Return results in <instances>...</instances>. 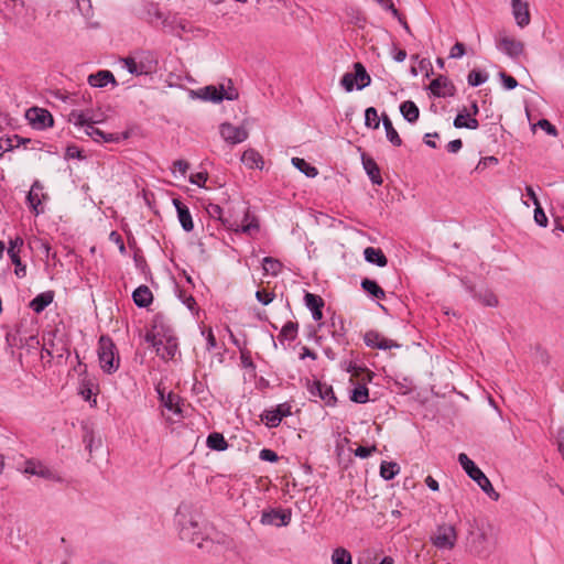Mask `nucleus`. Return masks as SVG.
Returning <instances> with one entry per match:
<instances>
[{
  "instance_id": "72a5a7b5",
  "label": "nucleus",
  "mask_w": 564,
  "mask_h": 564,
  "mask_svg": "<svg viewBox=\"0 0 564 564\" xmlns=\"http://www.w3.org/2000/svg\"><path fill=\"white\" fill-rule=\"evenodd\" d=\"M382 124L386 131L387 139L394 145L400 147L402 144V140L398 133V131L394 129L392 121L390 118L383 113L381 117Z\"/></svg>"
},
{
  "instance_id": "6e6d98bb",
  "label": "nucleus",
  "mask_w": 564,
  "mask_h": 564,
  "mask_svg": "<svg viewBox=\"0 0 564 564\" xmlns=\"http://www.w3.org/2000/svg\"><path fill=\"white\" fill-rule=\"evenodd\" d=\"M259 458L264 462L275 463L279 460L278 454L269 448H263L259 453Z\"/></svg>"
},
{
  "instance_id": "393cba45",
  "label": "nucleus",
  "mask_w": 564,
  "mask_h": 564,
  "mask_svg": "<svg viewBox=\"0 0 564 564\" xmlns=\"http://www.w3.org/2000/svg\"><path fill=\"white\" fill-rule=\"evenodd\" d=\"M173 205L176 208L177 218L182 228L187 232L192 231L194 229V223L188 207L177 198L173 199Z\"/></svg>"
},
{
  "instance_id": "bf43d9fd",
  "label": "nucleus",
  "mask_w": 564,
  "mask_h": 564,
  "mask_svg": "<svg viewBox=\"0 0 564 564\" xmlns=\"http://www.w3.org/2000/svg\"><path fill=\"white\" fill-rule=\"evenodd\" d=\"M499 76H500L501 82H502V84H503L506 89L511 90V89H514L518 86L517 79L513 78L512 76L507 75L503 72H501Z\"/></svg>"
},
{
  "instance_id": "4468645a",
  "label": "nucleus",
  "mask_w": 564,
  "mask_h": 564,
  "mask_svg": "<svg viewBox=\"0 0 564 564\" xmlns=\"http://www.w3.org/2000/svg\"><path fill=\"white\" fill-rule=\"evenodd\" d=\"M44 186L40 181H34L28 195L26 203L35 216L44 213L43 200L46 199V194L43 192Z\"/></svg>"
},
{
  "instance_id": "79ce46f5",
  "label": "nucleus",
  "mask_w": 564,
  "mask_h": 564,
  "mask_svg": "<svg viewBox=\"0 0 564 564\" xmlns=\"http://www.w3.org/2000/svg\"><path fill=\"white\" fill-rule=\"evenodd\" d=\"M292 164L302 173H304L307 177H315L318 174L317 169L307 163L304 159L293 158Z\"/></svg>"
},
{
  "instance_id": "f3484780",
  "label": "nucleus",
  "mask_w": 564,
  "mask_h": 564,
  "mask_svg": "<svg viewBox=\"0 0 564 564\" xmlns=\"http://www.w3.org/2000/svg\"><path fill=\"white\" fill-rule=\"evenodd\" d=\"M431 94L437 98L452 97L456 93L454 84L445 76L440 75L429 86Z\"/></svg>"
},
{
  "instance_id": "f704fd0d",
  "label": "nucleus",
  "mask_w": 564,
  "mask_h": 564,
  "mask_svg": "<svg viewBox=\"0 0 564 564\" xmlns=\"http://www.w3.org/2000/svg\"><path fill=\"white\" fill-rule=\"evenodd\" d=\"M361 288L365 292L371 295L375 299L383 300L386 297V293L382 288L373 280L364 279L361 281Z\"/></svg>"
},
{
  "instance_id": "5701e85b",
  "label": "nucleus",
  "mask_w": 564,
  "mask_h": 564,
  "mask_svg": "<svg viewBox=\"0 0 564 564\" xmlns=\"http://www.w3.org/2000/svg\"><path fill=\"white\" fill-rule=\"evenodd\" d=\"M312 395H318L326 405H334L336 402V397L332 386L323 382H314L310 389Z\"/></svg>"
},
{
  "instance_id": "ea45409f",
  "label": "nucleus",
  "mask_w": 564,
  "mask_h": 564,
  "mask_svg": "<svg viewBox=\"0 0 564 564\" xmlns=\"http://www.w3.org/2000/svg\"><path fill=\"white\" fill-rule=\"evenodd\" d=\"M299 326L296 323L288 322L283 325L279 339L281 341H293L297 336Z\"/></svg>"
},
{
  "instance_id": "a18cd8bd",
  "label": "nucleus",
  "mask_w": 564,
  "mask_h": 564,
  "mask_svg": "<svg viewBox=\"0 0 564 564\" xmlns=\"http://www.w3.org/2000/svg\"><path fill=\"white\" fill-rule=\"evenodd\" d=\"M365 126L371 129H378L380 126V118L378 111L373 107H369L365 111Z\"/></svg>"
},
{
  "instance_id": "052dcab7",
  "label": "nucleus",
  "mask_w": 564,
  "mask_h": 564,
  "mask_svg": "<svg viewBox=\"0 0 564 564\" xmlns=\"http://www.w3.org/2000/svg\"><path fill=\"white\" fill-rule=\"evenodd\" d=\"M188 170V163L184 160H177L173 162L172 172L175 174L176 171L181 174V176H185Z\"/></svg>"
},
{
  "instance_id": "a878e982",
  "label": "nucleus",
  "mask_w": 564,
  "mask_h": 564,
  "mask_svg": "<svg viewBox=\"0 0 564 564\" xmlns=\"http://www.w3.org/2000/svg\"><path fill=\"white\" fill-rule=\"evenodd\" d=\"M88 84L91 87L102 88L108 84H116V78L110 70H99L88 76Z\"/></svg>"
},
{
  "instance_id": "cd10ccee",
  "label": "nucleus",
  "mask_w": 564,
  "mask_h": 564,
  "mask_svg": "<svg viewBox=\"0 0 564 564\" xmlns=\"http://www.w3.org/2000/svg\"><path fill=\"white\" fill-rule=\"evenodd\" d=\"M454 127L457 129H470L476 130L479 127L478 120L473 117L469 112H467L466 109L464 111L458 112V115L455 117Z\"/></svg>"
},
{
  "instance_id": "ddd939ff",
  "label": "nucleus",
  "mask_w": 564,
  "mask_h": 564,
  "mask_svg": "<svg viewBox=\"0 0 564 564\" xmlns=\"http://www.w3.org/2000/svg\"><path fill=\"white\" fill-rule=\"evenodd\" d=\"M23 473L56 482H61L63 480L57 471L35 459H29L25 462Z\"/></svg>"
},
{
  "instance_id": "c756f323",
  "label": "nucleus",
  "mask_w": 564,
  "mask_h": 564,
  "mask_svg": "<svg viewBox=\"0 0 564 564\" xmlns=\"http://www.w3.org/2000/svg\"><path fill=\"white\" fill-rule=\"evenodd\" d=\"M364 256L367 262L376 264L381 268L386 267L388 263L386 254L379 248L367 247L364 251Z\"/></svg>"
},
{
  "instance_id": "f8f14e48",
  "label": "nucleus",
  "mask_w": 564,
  "mask_h": 564,
  "mask_svg": "<svg viewBox=\"0 0 564 564\" xmlns=\"http://www.w3.org/2000/svg\"><path fill=\"white\" fill-rule=\"evenodd\" d=\"M496 47L511 58H518L524 52V44L508 34L496 36Z\"/></svg>"
},
{
  "instance_id": "412c9836",
  "label": "nucleus",
  "mask_w": 564,
  "mask_h": 564,
  "mask_svg": "<svg viewBox=\"0 0 564 564\" xmlns=\"http://www.w3.org/2000/svg\"><path fill=\"white\" fill-rule=\"evenodd\" d=\"M26 118L30 120L33 127L37 129H44L53 124L52 115L42 108H32L28 111Z\"/></svg>"
},
{
  "instance_id": "c03bdc74",
  "label": "nucleus",
  "mask_w": 564,
  "mask_h": 564,
  "mask_svg": "<svg viewBox=\"0 0 564 564\" xmlns=\"http://www.w3.org/2000/svg\"><path fill=\"white\" fill-rule=\"evenodd\" d=\"M488 80V74L478 69H473L467 76V82L471 87H478Z\"/></svg>"
},
{
  "instance_id": "1a4fd4ad",
  "label": "nucleus",
  "mask_w": 564,
  "mask_h": 564,
  "mask_svg": "<svg viewBox=\"0 0 564 564\" xmlns=\"http://www.w3.org/2000/svg\"><path fill=\"white\" fill-rule=\"evenodd\" d=\"M105 121V115L94 109L72 110L68 115V122L75 127L86 129L87 126H95Z\"/></svg>"
},
{
  "instance_id": "774afa93",
  "label": "nucleus",
  "mask_w": 564,
  "mask_h": 564,
  "mask_svg": "<svg viewBox=\"0 0 564 564\" xmlns=\"http://www.w3.org/2000/svg\"><path fill=\"white\" fill-rule=\"evenodd\" d=\"M425 484L433 491H437L440 489L437 480L434 479L432 476H427L425 478Z\"/></svg>"
},
{
  "instance_id": "c85d7f7f",
  "label": "nucleus",
  "mask_w": 564,
  "mask_h": 564,
  "mask_svg": "<svg viewBox=\"0 0 564 564\" xmlns=\"http://www.w3.org/2000/svg\"><path fill=\"white\" fill-rule=\"evenodd\" d=\"M132 299L138 307H147L153 301V295L147 285H140L132 293Z\"/></svg>"
},
{
  "instance_id": "39448f33",
  "label": "nucleus",
  "mask_w": 564,
  "mask_h": 564,
  "mask_svg": "<svg viewBox=\"0 0 564 564\" xmlns=\"http://www.w3.org/2000/svg\"><path fill=\"white\" fill-rule=\"evenodd\" d=\"M197 97L205 101L220 102L223 100H236L239 97L238 90L228 80L227 85L206 86L197 91Z\"/></svg>"
},
{
  "instance_id": "3c124183",
  "label": "nucleus",
  "mask_w": 564,
  "mask_h": 564,
  "mask_svg": "<svg viewBox=\"0 0 564 564\" xmlns=\"http://www.w3.org/2000/svg\"><path fill=\"white\" fill-rule=\"evenodd\" d=\"M202 335L205 337L206 339V349L208 351L213 350L216 348L217 346V343H216V338H215V335L213 333V329L212 328H208V329H202Z\"/></svg>"
},
{
  "instance_id": "4c0bfd02",
  "label": "nucleus",
  "mask_w": 564,
  "mask_h": 564,
  "mask_svg": "<svg viewBox=\"0 0 564 564\" xmlns=\"http://www.w3.org/2000/svg\"><path fill=\"white\" fill-rule=\"evenodd\" d=\"M332 564H352V556L345 547H336L330 556Z\"/></svg>"
},
{
  "instance_id": "a211bd4d",
  "label": "nucleus",
  "mask_w": 564,
  "mask_h": 564,
  "mask_svg": "<svg viewBox=\"0 0 564 564\" xmlns=\"http://www.w3.org/2000/svg\"><path fill=\"white\" fill-rule=\"evenodd\" d=\"M260 521L263 525L285 527L291 521V511L280 509L263 511Z\"/></svg>"
},
{
  "instance_id": "e2e57ef3",
  "label": "nucleus",
  "mask_w": 564,
  "mask_h": 564,
  "mask_svg": "<svg viewBox=\"0 0 564 564\" xmlns=\"http://www.w3.org/2000/svg\"><path fill=\"white\" fill-rule=\"evenodd\" d=\"M376 451H377L376 446H371V447L358 446L355 449V455L360 458H367Z\"/></svg>"
},
{
  "instance_id": "338daca9",
  "label": "nucleus",
  "mask_w": 564,
  "mask_h": 564,
  "mask_svg": "<svg viewBox=\"0 0 564 564\" xmlns=\"http://www.w3.org/2000/svg\"><path fill=\"white\" fill-rule=\"evenodd\" d=\"M525 192H527L528 197L532 200L534 206L541 205L532 186L528 185L525 187Z\"/></svg>"
},
{
  "instance_id": "0eeeda50",
  "label": "nucleus",
  "mask_w": 564,
  "mask_h": 564,
  "mask_svg": "<svg viewBox=\"0 0 564 564\" xmlns=\"http://www.w3.org/2000/svg\"><path fill=\"white\" fill-rule=\"evenodd\" d=\"M432 544L441 551H451L457 543V531L449 523L438 524L431 536Z\"/></svg>"
},
{
  "instance_id": "4be33fe9",
  "label": "nucleus",
  "mask_w": 564,
  "mask_h": 564,
  "mask_svg": "<svg viewBox=\"0 0 564 564\" xmlns=\"http://www.w3.org/2000/svg\"><path fill=\"white\" fill-rule=\"evenodd\" d=\"M365 343L368 347L378 348L381 350L400 347V345L397 341L386 338L376 332H368L365 335Z\"/></svg>"
},
{
  "instance_id": "7c9ffc66",
  "label": "nucleus",
  "mask_w": 564,
  "mask_h": 564,
  "mask_svg": "<svg viewBox=\"0 0 564 564\" xmlns=\"http://www.w3.org/2000/svg\"><path fill=\"white\" fill-rule=\"evenodd\" d=\"M362 165H364V169L367 173V175L369 176V178L371 180V182L376 185H381L382 184V177H381V174H380V169L378 166V164L375 162L373 159L371 158H362Z\"/></svg>"
},
{
  "instance_id": "0e129e2a",
  "label": "nucleus",
  "mask_w": 564,
  "mask_h": 564,
  "mask_svg": "<svg viewBox=\"0 0 564 564\" xmlns=\"http://www.w3.org/2000/svg\"><path fill=\"white\" fill-rule=\"evenodd\" d=\"M498 159L496 156H485L480 159L478 165L476 166V170H484L488 165H497Z\"/></svg>"
},
{
  "instance_id": "423d86ee",
  "label": "nucleus",
  "mask_w": 564,
  "mask_h": 564,
  "mask_svg": "<svg viewBox=\"0 0 564 564\" xmlns=\"http://www.w3.org/2000/svg\"><path fill=\"white\" fill-rule=\"evenodd\" d=\"M197 97L205 101L220 102L223 100H236L239 97L238 90L228 80L227 85L206 86L197 91Z\"/></svg>"
},
{
  "instance_id": "9d476101",
  "label": "nucleus",
  "mask_w": 564,
  "mask_h": 564,
  "mask_svg": "<svg viewBox=\"0 0 564 564\" xmlns=\"http://www.w3.org/2000/svg\"><path fill=\"white\" fill-rule=\"evenodd\" d=\"M242 214L243 216L241 219L232 217L231 219H227V228L235 232H242L247 235H253L254 232H258L259 223L257 218L246 208H243Z\"/></svg>"
},
{
  "instance_id": "6ab92c4d",
  "label": "nucleus",
  "mask_w": 564,
  "mask_h": 564,
  "mask_svg": "<svg viewBox=\"0 0 564 564\" xmlns=\"http://www.w3.org/2000/svg\"><path fill=\"white\" fill-rule=\"evenodd\" d=\"M510 3H511V13L516 21V24L520 29H524L531 22L529 3L524 0H511Z\"/></svg>"
},
{
  "instance_id": "aec40b11",
  "label": "nucleus",
  "mask_w": 564,
  "mask_h": 564,
  "mask_svg": "<svg viewBox=\"0 0 564 564\" xmlns=\"http://www.w3.org/2000/svg\"><path fill=\"white\" fill-rule=\"evenodd\" d=\"M138 72L140 75H149L156 70L158 59L151 52H140L135 55Z\"/></svg>"
},
{
  "instance_id": "9b49d317",
  "label": "nucleus",
  "mask_w": 564,
  "mask_h": 564,
  "mask_svg": "<svg viewBox=\"0 0 564 564\" xmlns=\"http://www.w3.org/2000/svg\"><path fill=\"white\" fill-rule=\"evenodd\" d=\"M219 133L223 140L231 145L246 141L249 137L248 129L241 126H234L230 122H224L219 126Z\"/></svg>"
},
{
  "instance_id": "b1692460",
  "label": "nucleus",
  "mask_w": 564,
  "mask_h": 564,
  "mask_svg": "<svg viewBox=\"0 0 564 564\" xmlns=\"http://www.w3.org/2000/svg\"><path fill=\"white\" fill-rule=\"evenodd\" d=\"M86 135L90 137L95 142L98 143H112L119 142L120 135L118 133H106L95 126H87L86 129H83Z\"/></svg>"
},
{
  "instance_id": "37998d69",
  "label": "nucleus",
  "mask_w": 564,
  "mask_h": 564,
  "mask_svg": "<svg viewBox=\"0 0 564 564\" xmlns=\"http://www.w3.org/2000/svg\"><path fill=\"white\" fill-rule=\"evenodd\" d=\"M350 400L356 403H366L369 400V391L365 384L356 386L350 394Z\"/></svg>"
},
{
  "instance_id": "473e14b6",
  "label": "nucleus",
  "mask_w": 564,
  "mask_h": 564,
  "mask_svg": "<svg viewBox=\"0 0 564 564\" xmlns=\"http://www.w3.org/2000/svg\"><path fill=\"white\" fill-rule=\"evenodd\" d=\"M400 112L403 116V118L410 123L416 122L420 116V110L417 106L411 100L403 101L400 105Z\"/></svg>"
},
{
  "instance_id": "e433bc0d",
  "label": "nucleus",
  "mask_w": 564,
  "mask_h": 564,
  "mask_svg": "<svg viewBox=\"0 0 564 564\" xmlns=\"http://www.w3.org/2000/svg\"><path fill=\"white\" fill-rule=\"evenodd\" d=\"M207 446L214 451H225L228 447L227 441L224 435L217 432L210 433L206 441Z\"/></svg>"
},
{
  "instance_id": "603ef678",
  "label": "nucleus",
  "mask_w": 564,
  "mask_h": 564,
  "mask_svg": "<svg viewBox=\"0 0 564 564\" xmlns=\"http://www.w3.org/2000/svg\"><path fill=\"white\" fill-rule=\"evenodd\" d=\"M207 178H208L207 172H197V173L191 174L188 181L192 184H195L199 187H204L205 183L207 182Z\"/></svg>"
},
{
  "instance_id": "5fc2aeb1",
  "label": "nucleus",
  "mask_w": 564,
  "mask_h": 564,
  "mask_svg": "<svg viewBox=\"0 0 564 564\" xmlns=\"http://www.w3.org/2000/svg\"><path fill=\"white\" fill-rule=\"evenodd\" d=\"M122 63L130 74L139 76L135 56L126 57Z\"/></svg>"
},
{
  "instance_id": "09e8293b",
  "label": "nucleus",
  "mask_w": 564,
  "mask_h": 564,
  "mask_svg": "<svg viewBox=\"0 0 564 564\" xmlns=\"http://www.w3.org/2000/svg\"><path fill=\"white\" fill-rule=\"evenodd\" d=\"M535 126L544 130L549 135L557 137L558 134L555 126L552 124L547 119H540Z\"/></svg>"
},
{
  "instance_id": "2f4dec72",
  "label": "nucleus",
  "mask_w": 564,
  "mask_h": 564,
  "mask_svg": "<svg viewBox=\"0 0 564 564\" xmlns=\"http://www.w3.org/2000/svg\"><path fill=\"white\" fill-rule=\"evenodd\" d=\"M242 163L249 169H262V156L253 149L246 150L241 156Z\"/></svg>"
},
{
  "instance_id": "680f3d73",
  "label": "nucleus",
  "mask_w": 564,
  "mask_h": 564,
  "mask_svg": "<svg viewBox=\"0 0 564 564\" xmlns=\"http://www.w3.org/2000/svg\"><path fill=\"white\" fill-rule=\"evenodd\" d=\"M465 55V45L457 42L449 52L451 58H462Z\"/></svg>"
},
{
  "instance_id": "c9c22d12",
  "label": "nucleus",
  "mask_w": 564,
  "mask_h": 564,
  "mask_svg": "<svg viewBox=\"0 0 564 564\" xmlns=\"http://www.w3.org/2000/svg\"><path fill=\"white\" fill-rule=\"evenodd\" d=\"M28 140L20 138L19 135L14 134L7 138H0V156L9 151L14 150L15 148H19L21 144L25 143Z\"/></svg>"
},
{
  "instance_id": "2eb2a0df",
  "label": "nucleus",
  "mask_w": 564,
  "mask_h": 564,
  "mask_svg": "<svg viewBox=\"0 0 564 564\" xmlns=\"http://www.w3.org/2000/svg\"><path fill=\"white\" fill-rule=\"evenodd\" d=\"M23 239L21 237H15L14 239L10 240L9 248H8V254L12 261V263L15 265L14 274L22 279L26 275V265L22 263L20 258V251L23 247Z\"/></svg>"
},
{
  "instance_id": "6e6552de",
  "label": "nucleus",
  "mask_w": 564,
  "mask_h": 564,
  "mask_svg": "<svg viewBox=\"0 0 564 564\" xmlns=\"http://www.w3.org/2000/svg\"><path fill=\"white\" fill-rule=\"evenodd\" d=\"M354 69L355 73H346L340 79V85L348 93L352 91L355 87L361 90L371 83V77L361 63H355Z\"/></svg>"
},
{
  "instance_id": "8fccbe9b",
  "label": "nucleus",
  "mask_w": 564,
  "mask_h": 564,
  "mask_svg": "<svg viewBox=\"0 0 564 564\" xmlns=\"http://www.w3.org/2000/svg\"><path fill=\"white\" fill-rule=\"evenodd\" d=\"M209 213L217 217L226 227H227V219H231V216H227L224 209L219 205H210Z\"/></svg>"
},
{
  "instance_id": "4d7b16f0",
  "label": "nucleus",
  "mask_w": 564,
  "mask_h": 564,
  "mask_svg": "<svg viewBox=\"0 0 564 564\" xmlns=\"http://www.w3.org/2000/svg\"><path fill=\"white\" fill-rule=\"evenodd\" d=\"M256 297L261 304L268 305L273 301L274 293L261 290L256 292Z\"/></svg>"
},
{
  "instance_id": "f03ea898",
  "label": "nucleus",
  "mask_w": 564,
  "mask_h": 564,
  "mask_svg": "<svg viewBox=\"0 0 564 564\" xmlns=\"http://www.w3.org/2000/svg\"><path fill=\"white\" fill-rule=\"evenodd\" d=\"M458 463L465 473L481 488V490L494 500L499 499V494L492 487L488 477L476 466V464L465 454H458Z\"/></svg>"
},
{
  "instance_id": "7ed1b4c3",
  "label": "nucleus",
  "mask_w": 564,
  "mask_h": 564,
  "mask_svg": "<svg viewBox=\"0 0 564 564\" xmlns=\"http://www.w3.org/2000/svg\"><path fill=\"white\" fill-rule=\"evenodd\" d=\"M175 523L177 525L178 535L182 540L200 545L198 542L200 532L199 524L186 509H177L175 513Z\"/></svg>"
},
{
  "instance_id": "20e7f679",
  "label": "nucleus",
  "mask_w": 564,
  "mask_h": 564,
  "mask_svg": "<svg viewBox=\"0 0 564 564\" xmlns=\"http://www.w3.org/2000/svg\"><path fill=\"white\" fill-rule=\"evenodd\" d=\"M98 358L100 368L107 373H113L118 370L120 358L116 346L109 337L102 336L98 345Z\"/></svg>"
},
{
  "instance_id": "a19ab883",
  "label": "nucleus",
  "mask_w": 564,
  "mask_h": 564,
  "mask_svg": "<svg viewBox=\"0 0 564 564\" xmlns=\"http://www.w3.org/2000/svg\"><path fill=\"white\" fill-rule=\"evenodd\" d=\"M400 471V467L394 462H382L380 465V476L386 480L393 479Z\"/></svg>"
},
{
  "instance_id": "f257e3e1",
  "label": "nucleus",
  "mask_w": 564,
  "mask_h": 564,
  "mask_svg": "<svg viewBox=\"0 0 564 564\" xmlns=\"http://www.w3.org/2000/svg\"><path fill=\"white\" fill-rule=\"evenodd\" d=\"M145 340L150 343L160 358L163 360L173 359L178 351L177 338L173 329L165 325L161 317H155L151 330L147 334Z\"/></svg>"
},
{
  "instance_id": "dca6fc26",
  "label": "nucleus",
  "mask_w": 564,
  "mask_h": 564,
  "mask_svg": "<svg viewBox=\"0 0 564 564\" xmlns=\"http://www.w3.org/2000/svg\"><path fill=\"white\" fill-rule=\"evenodd\" d=\"M289 415H291V405L281 403L273 409L265 410L261 415V420L268 427H276L282 419Z\"/></svg>"
},
{
  "instance_id": "de8ad7c7",
  "label": "nucleus",
  "mask_w": 564,
  "mask_h": 564,
  "mask_svg": "<svg viewBox=\"0 0 564 564\" xmlns=\"http://www.w3.org/2000/svg\"><path fill=\"white\" fill-rule=\"evenodd\" d=\"M159 391V394H160V398H161V401L163 403V405L169 409L170 411H174V412H177L178 409H177V395L176 394H173V393H169L166 397L163 394V392H161L160 390Z\"/></svg>"
},
{
  "instance_id": "bb28decb",
  "label": "nucleus",
  "mask_w": 564,
  "mask_h": 564,
  "mask_svg": "<svg viewBox=\"0 0 564 564\" xmlns=\"http://www.w3.org/2000/svg\"><path fill=\"white\" fill-rule=\"evenodd\" d=\"M54 300L53 291H45L37 294L31 302L30 308L40 314L42 313Z\"/></svg>"
},
{
  "instance_id": "49530a36",
  "label": "nucleus",
  "mask_w": 564,
  "mask_h": 564,
  "mask_svg": "<svg viewBox=\"0 0 564 564\" xmlns=\"http://www.w3.org/2000/svg\"><path fill=\"white\" fill-rule=\"evenodd\" d=\"M305 305L310 311H314L316 308H322L324 306V301L321 296L315 295L313 293H306L304 296Z\"/></svg>"
},
{
  "instance_id": "69168bd1",
  "label": "nucleus",
  "mask_w": 564,
  "mask_h": 564,
  "mask_svg": "<svg viewBox=\"0 0 564 564\" xmlns=\"http://www.w3.org/2000/svg\"><path fill=\"white\" fill-rule=\"evenodd\" d=\"M463 147L460 139L452 140L447 143V151L451 153H457Z\"/></svg>"
},
{
  "instance_id": "864d4df0",
  "label": "nucleus",
  "mask_w": 564,
  "mask_h": 564,
  "mask_svg": "<svg viewBox=\"0 0 564 564\" xmlns=\"http://www.w3.org/2000/svg\"><path fill=\"white\" fill-rule=\"evenodd\" d=\"M534 221L541 227L547 226V217L541 205H538L534 208Z\"/></svg>"
},
{
  "instance_id": "58836bf2",
  "label": "nucleus",
  "mask_w": 564,
  "mask_h": 564,
  "mask_svg": "<svg viewBox=\"0 0 564 564\" xmlns=\"http://www.w3.org/2000/svg\"><path fill=\"white\" fill-rule=\"evenodd\" d=\"M262 268L265 274L276 276L282 270V263L272 257H265L262 260Z\"/></svg>"
},
{
  "instance_id": "13d9d810",
  "label": "nucleus",
  "mask_w": 564,
  "mask_h": 564,
  "mask_svg": "<svg viewBox=\"0 0 564 564\" xmlns=\"http://www.w3.org/2000/svg\"><path fill=\"white\" fill-rule=\"evenodd\" d=\"M479 300L481 301L482 304L490 307H495L498 304L497 296L491 292H486L485 294L479 295Z\"/></svg>"
}]
</instances>
